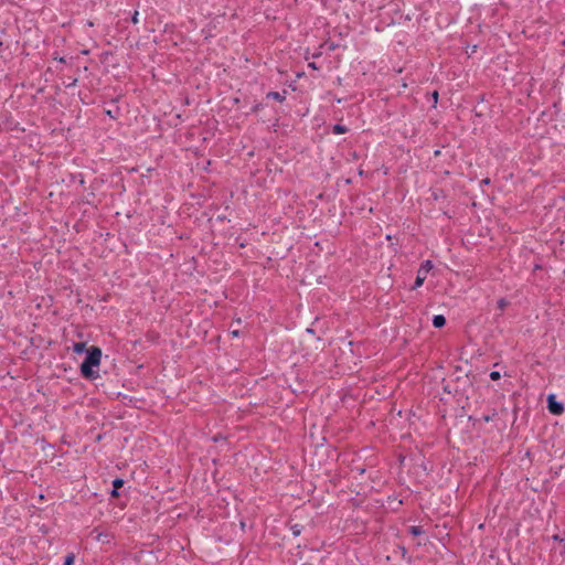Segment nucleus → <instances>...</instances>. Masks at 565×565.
Returning <instances> with one entry per match:
<instances>
[{
    "label": "nucleus",
    "mask_w": 565,
    "mask_h": 565,
    "mask_svg": "<svg viewBox=\"0 0 565 565\" xmlns=\"http://www.w3.org/2000/svg\"><path fill=\"white\" fill-rule=\"evenodd\" d=\"M102 350L97 347H90L87 351V356L81 365V373L84 377L94 380L98 376V373L93 370L100 364Z\"/></svg>",
    "instance_id": "obj_1"
},
{
    "label": "nucleus",
    "mask_w": 565,
    "mask_h": 565,
    "mask_svg": "<svg viewBox=\"0 0 565 565\" xmlns=\"http://www.w3.org/2000/svg\"><path fill=\"white\" fill-rule=\"evenodd\" d=\"M433 269V263L430 260L424 262L417 270L415 284L413 289L420 287L427 278L428 273Z\"/></svg>",
    "instance_id": "obj_2"
},
{
    "label": "nucleus",
    "mask_w": 565,
    "mask_h": 565,
    "mask_svg": "<svg viewBox=\"0 0 565 565\" xmlns=\"http://www.w3.org/2000/svg\"><path fill=\"white\" fill-rule=\"evenodd\" d=\"M547 408L553 415H561L564 412V405L555 399L554 395H550L547 398Z\"/></svg>",
    "instance_id": "obj_3"
},
{
    "label": "nucleus",
    "mask_w": 565,
    "mask_h": 565,
    "mask_svg": "<svg viewBox=\"0 0 565 565\" xmlns=\"http://www.w3.org/2000/svg\"><path fill=\"white\" fill-rule=\"evenodd\" d=\"M446 324V318L443 315H436L433 317V326L435 328H441Z\"/></svg>",
    "instance_id": "obj_4"
},
{
    "label": "nucleus",
    "mask_w": 565,
    "mask_h": 565,
    "mask_svg": "<svg viewBox=\"0 0 565 565\" xmlns=\"http://www.w3.org/2000/svg\"><path fill=\"white\" fill-rule=\"evenodd\" d=\"M73 351L77 354H82L84 352H87L88 350L86 349L85 342H77V343H74Z\"/></svg>",
    "instance_id": "obj_5"
},
{
    "label": "nucleus",
    "mask_w": 565,
    "mask_h": 565,
    "mask_svg": "<svg viewBox=\"0 0 565 565\" xmlns=\"http://www.w3.org/2000/svg\"><path fill=\"white\" fill-rule=\"evenodd\" d=\"M332 131L335 135H341V134L347 132V128L344 126H342V125H334L333 128H332Z\"/></svg>",
    "instance_id": "obj_6"
},
{
    "label": "nucleus",
    "mask_w": 565,
    "mask_h": 565,
    "mask_svg": "<svg viewBox=\"0 0 565 565\" xmlns=\"http://www.w3.org/2000/svg\"><path fill=\"white\" fill-rule=\"evenodd\" d=\"M268 97L273 98V99H276V100H279V102H281L284 99V97L278 92H270L268 94Z\"/></svg>",
    "instance_id": "obj_7"
},
{
    "label": "nucleus",
    "mask_w": 565,
    "mask_h": 565,
    "mask_svg": "<svg viewBox=\"0 0 565 565\" xmlns=\"http://www.w3.org/2000/svg\"><path fill=\"white\" fill-rule=\"evenodd\" d=\"M409 531L415 536L423 533V530L419 526H411Z\"/></svg>",
    "instance_id": "obj_8"
},
{
    "label": "nucleus",
    "mask_w": 565,
    "mask_h": 565,
    "mask_svg": "<svg viewBox=\"0 0 565 565\" xmlns=\"http://www.w3.org/2000/svg\"><path fill=\"white\" fill-rule=\"evenodd\" d=\"M73 563H74V555L73 554H68L65 557L64 565H73Z\"/></svg>",
    "instance_id": "obj_9"
},
{
    "label": "nucleus",
    "mask_w": 565,
    "mask_h": 565,
    "mask_svg": "<svg viewBox=\"0 0 565 565\" xmlns=\"http://www.w3.org/2000/svg\"><path fill=\"white\" fill-rule=\"evenodd\" d=\"M508 306V301L503 298L498 300V307L499 309L503 310Z\"/></svg>",
    "instance_id": "obj_10"
},
{
    "label": "nucleus",
    "mask_w": 565,
    "mask_h": 565,
    "mask_svg": "<svg viewBox=\"0 0 565 565\" xmlns=\"http://www.w3.org/2000/svg\"><path fill=\"white\" fill-rule=\"evenodd\" d=\"M500 377H501V374H500V372H498V371H492V372L490 373V379H491L492 381H498Z\"/></svg>",
    "instance_id": "obj_11"
},
{
    "label": "nucleus",
    "mask_w": 565,
    "mask_h": 565,
    "mask_svg": "<svg viewBox=\"0 0 565 565\" xmlns=\"http://www.w3.org/2000/svg\"><path fill=\"white\" fill-rule=\"evenodd\" d=\"M122 484H124V481H122L121 479H118V478H117V479H115V480L113 481V487H114L115 489L120 488Z\"/></svg>",
    "instance_id": "obj_12"
},
{
    "label": "nucleus",
    "mask_w": 565,
    "mask_h": 565,
    "mask_svg": "<svg viewBox=\"0 0 565 565\" xmlns=\"http://www.w3.org/2000/svg\"><path fill=\"white\" fill-rule=\"evenodd\" d=\"M138 15H139V12L138 11H135L131 20L135 24H137L139 22V19H138Z\"/></svg>",
    "instance_id": "obj_13"
},
{
    "label": "nucleus",
    "mask_w": 565,
    "mask_h": 565,
    "mask_svg": "<svg viewBox=\"0 0 565 565\" xmlns=\"http://www.w3.org/2000/svg\"><path fill=\"white\" fill-rule=\"evenodd\" d=\"M292 532H294L295 535H299L300 534V530L298 529V525H295L292 527Z\"/></svg>",
    "instance_id": "obj_14"
},
{
    "label": "nucleus",
    "mask_w": 565,
    "mask_h": 565,
    "mask_svg": "<svg viewBox=\"0 0 565 565\" xmlns=\"http://www.w3.org/2000/svg\"><path fill=\"white\" fill-rule=\"evenodd\" d=\"M232 334H233V337H238L239 333L237 330H234V331H232Z\"/></svg>",
    "instance_id": "obj_15"
},
{
    "label": "nucleus",
    "mask_w": 565,
    "mask_h": 565,
    "mask_svg": "<svg viewBox=\"0 0 565 565\" xmlns=\"http://www.w3.org/2000/svg\"><path fill=\"white\" fill-rule=\"evenodd\" d=\"M113 495H118L117 493V489L114 488L113 492H111Z\"/></svg>",
    "instance_id": "obj_16"
},
{
    "label": "nucleus",
    "mask_w": 565,
    "mask_h": 565,
    "mask_svg": "<svg viewBox=\"0 0 565 565\" xmlns=\"http://www.w3.org/2000/svg\"><path fill=\"white\" fill-rule=\"evenodd\" d=\"M437 97H438V93L434 92L433 98L437 99Z\"/></svg>",
    "instance_id": "obj_17"
},
{
    "label": "nucleus",
    "mask_w": 565,
    "mask_h": 565,
    "mask_svg": "<svg viewBox=\"0 0 565 565\" xmlns=\"http://www.w3.org/2000/svg\"><path fill=\"white\" fill-rule=\"evenodd\" d=\"M60 62L64 63L65 62V58L64 57H60L58 58Z\"/></svg>",
    "instance_id": "obj_18"
},
{
    "label": "nucleus",
    "mask_w": 565,
    "mask_h": 565,
    "mask_svg": "<svg viewBox=\"0 0 565 565\" xmlns=\"http://www.w3.org/2000/svg\"><path fill=\"white\" fill-rule=\"evenodd\" d=\"M71 83H72L71 85H75L76 79H71Z\"/></svg>",
    "instance_id": "obj_19"
},
{
    "label": "nucleus",
    "mask_w": 565,
    "mask_h": 565,
    "mask_svg": "<svg viewBox=\"0 0 565 565\" xmlns=\"http://www.w3.org/2000/svg\"><path fill=\"white\" fill-rule=\"evenodd\" d=\"M71 83H72L71 85H75L76 79H71Z\"/></svg>",
    "instance_id": "obj_20"
},
{
    "label": "nucleus",
    "mask_w": 565,
    "mask_h": 565,
    "mask_svg": "<svg viewBox=\"0 0 565 565\" xmlns=\"http://www.w3.org/2000/svg\"><path fill=\"white\" fill-rule=\"evenodd\" d=\"M482 182H484V184H488L489 183V179H486Z\"/></svg>",
    "instance_id": "obj_21"
},
{
    "label": "nucleus",
    "mask_w": 565,
    "mask_h": 565,
    "mask_svg": "<svg viewBox=\"0 0 565 565\" xmlns=\"http://www.w3.org/2000/svg\"><path fill=\"white\" fill-rule=\"evenodd\" d=\"M564 45H565V40H564Z\"/></svg>",
    "instance_id": "obj_22"
}]
</instances>
